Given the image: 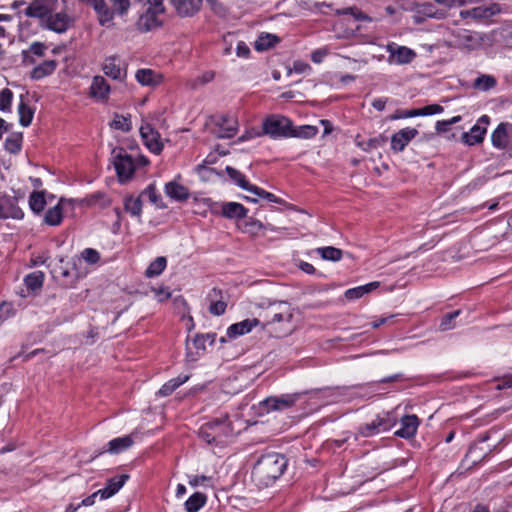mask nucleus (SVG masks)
I'll return each instance as SVG.
<instances>
[{
  "mask_svg": "<svg viewBox=\"0 0 512 512\" xmlns=\"http://www.w3.org/2000/svg\"><path fill=\"white\" fill-rule=\"evenodd\" d=\"M288 465L287 458L280 453L262 455L252 469V477L264 486L273 484L283 475Z\"/></svg>",
  "mask_w": 512,
  "mask_h": 512,
  "instance_id": "f257e3e1",
  "label": "nucleus"
},
{
  "mask_svg": "<svg viewBox=\"0 0 512 512\" xmlns=\"http://www.w3.org/2000/svg\"><path fill=\"white\" fill-rule=\"evenodd\" d=\"M233 432L232 423L228 414L203 424L199 429V437L208 444H222L225 438Z\"/></svg>",
  "mask_w": 512,
  "mask_h": 512,
  "instance_id": "f03ea898",
  "label": "nucleus"
},
{
  "mask_svg": "<svg viewBox=\"0 0 512 512\" xmlns=\"http://www.w3.org/2000/svg\"><path fill=\"white\" fill-rule=\"evenodd\" d=\"M292 120L280 114H271L265 117L262 122L263 135L271 139L290 138Z\"/></svg>",
  "mask_w": 512,
  "mask_h": 512,
  "instance_id": "7ed1b4c3",
  "label": "nucleus"
},
{
  "mask_svg": "<svg viewBox=\"0 0 512 512\" xmlns=\"http://www.w3.org/2000/svg\"><path fill=\"white\" fill-rule=\"evenodd\" d=\"M114 160L113 164L121 183L129 181L135 172V162L131 155H129L123 148L113 149L112 151Z\"/></svg>",
  "mask_w": 512,
  "mask_h": 512,
  "instance_id": "20e7f679",
  "label": "nucleus"
},
{
  "mask_svg": "<svg viewBox=\"0 0 512 512\" xmlns=\"http://www.w3.org/2000/svg\"><path fill=\"white\" fill-rule=\"evenodd\" d=\"M165 12L163 2L155 3L147 8V10L139 17L137 22L138 30L141 32H149L162 26L163 21L160 16Z\"/></svg>",
  "mask_w": 512,
  "mask_h": 512,
  "instance_id": "39448f33",
  "label": "nucleus"
},
{
  "mask_svg": "<svg viewBox=\"0 0 512 512\" xmlns=\"http://www.w3.org/2000/svg\"><path fill=\"white\" fill-rule=\"evenodd\" d=\"M300 397V393L270 396L260 402V408L267 413L271 411H284L293 407Z\"/></svg>",
  "mask_w": 512,
  "mask_h": 512,
  "instance_id": "423d86ee",
  "label": "nucleus"
},
{
  "mask_svg": "<svg viewBox=\"0 0 512 512\" xmlns=\"http://www.w3.org/2000/svg\"><path fill=\"white\" fill-rule=\"evenodd\" d=\"M455 45L463 50L473 51L482 47L484 35L467 29H458L453 33Z\"/></svg>",
  "mask_w": 512,
  "mask_h": 512,
  "instance_id": "0eeeda50",
  "label": "nucleus"
},
{
  "mask_svg": "<svg viewBox=\"0 0 512 512\" xmlns=\"http://www.w3.org/2000/svg\"><path fill=\"white\" fill-rule=\"evenodd\" d=\"M58 0H33L25 9V15L32 18H39L43 23L50 14L57 11Z\"/></svg>",
  "mask_w": 512,
  "mask_h": 512,
  "instance_id": "6e6552de",
  "label": "nucleus"
},
{
  "mask_svg": "<svg viewBox=\"0 0 512 512\" xmlns=\"http://www.w3.org/2000/svg\"><path fill=\"white\" fill-rule=\"evenodd\" d=\"M9 218L22 220L24 211L18 205V197L0 193V220Z\"/></svg>",
  "mask_w": 512,
  "mask_h": 512,
  "instance_id": "1a4fd4ad",
  "label": "nucleus"
},
{
  "mask_svg": "<svg viewBox=\"0 0 512 512\" xmlns=\"http://www.w3.org/2000/svg\"><path fill=\"white\" fill-rule=\"evenodd\" d=\"M238 131V121L231 115L222 114L214 118L213 133L217 138H232Z\"/></svg>",
  "mask_w": 512,
  "mask_h": 512,
  "instance_id": "9d476101",
  "label": "nucleus"
},
{
  "mask_svg": "<svg viewBox=\"0 0 512 512\" xmlns=\"http://www.w3.org/2000/svg\"><path fill=\"white\" fill-rule=\"evenodd\" d=\"M501 12L500 4L496 2L483 3L471 9L463 10L460 16L463 19L488 20Z\"/></svg>",
  "mask_w": 512,
  "mask_h": 512,
  "instance_id": "9b49d317",
  "label": "nucleus"
},
{
  "mask_svg": "<svg viewBox=\"0 0 512 512\" xmlns=\"http://www.w3.org/2000/svg\"><path fill=\"white\" fill-rule=\"evenodd\" d=\"M490 122V118L487 115H482L477 123L468 132H464L461 136L462 141L469 146L480 144L484 140L486 134V125Z\"/></svg>",
  "mask_w": 512,
  "mask_h": 512,
  "instance_id": "f8f14e48",
  "label": "nucleus"
},
{
  "mask_svg": "<svg viewBox=\"0 0 512 512\" xmlns=\"http://www.w3.org/2000/svg\"><path fill=\"white\" fill-rule=\"evenodd\" d=\"M140 134L146 147L154 154H160L163 150V144L160 141V134L152 125L145 124L140 127Z\"/></svg>",
  "mask_w": 512,
  "mask_h": 512,
  "instance_id": "ddd939ff",
  "label": "nucleus"
},
{
  "mask_svg": "<svg viewBox=\"0 0 512 512\" xmlns=\"http://www.w3.org/2000/svg\"><path fill=\"white\" fill-rule=\"evenodd\" d=\"M72 24V18L65 12H54L43 22V25L56 33L66 32Z\"/></svg>",
  "mask_w": 512,
  "mask_h": 512,
  "instance_id": "4468645a",
  "label": "nucleus"
},
{
  "mask_svg": "<svg viewBox=\"0 0 512 512\" xmlns=\"http://www.w3.org/2000/svg\"><path fill=\"white\" fill-rule=\"evenodd\" d=\"M418 134V130L411 127L399 130L391 137V149L395 153L402 152Z\"/></svg>",
  "mask_w": 512,
  "mask_h": 512,
  "instance_id": "2eb2a0df",
  "label": "nucleus"
},
{
  "mask_svg": "<svg viewBox=\"0 0 512 512\" xmlns=\"http://www.w3.org/2000/svg\"><path fill=\"white\" fill-rule=\"evenodd\" d=\"M512 140V124L500 123L491 135L494 147L504 149Z\"/></svg>",
  "mask_w": 512,
  "mask_h": 512,
  "instance_id": "dca6fc26",
  "label": "nucleus"
},
{
  "mask_svg": "<svg viewBox=\"0 0 512 512\" xmlns=\"http://www.w3.org/2000/svg\"><path fill=\"white\" fill-rule=\"evenodd\" d=\"M79 2L90 6L97 14L99 24L105 26L113 20V13L105 0H78Z\"/></svg>",
  "mask_w": 512,
  "mask_h": 512,
  "instance_id": "f3484780",
  "label": "nucleus"
},
{
  "mask_svg": "<svg viewBox=\"0 0 512 512\" xmlns=\"http://www.w3.org/2000/svg\"><path fill=\"white\" fill-rule=\"evenodd\" d=\"M419 425L420 420L416 415H405L400 419V428L394 434L400 438L409 439L416 434Z\"/></svg>",
  "mask_w": 512,
  "mask_h": 512,
  "instance_id": "a211bd4d",
  "label": "nucleus"
},
{
  "mask_svg": "<svg viewBox=\"0 0 512 512\" xmlns=\"http://www.w3.org/2000/svg\"><path fill=\"white\" fill-rule=\"evenodd\" d=\"M89 90V95L91 98L104 102L108 100L111 89L110 85L103 76L96 75L92 79Z\"/></svg>",
  "mask_w": 512,
  "mask_h": 512,
  "instance_id": "6ab92c4d",
  "label": "nucleus"
},
{
  "mask_svg": "<svg viewBox=\"0 0 512 512\" xmlns=\"http://www.w3.org/2000/svg\"><path fill=\"white\" fill-rule=\"evenodd\" d=\"M133 443L134 441L130 435L114 438L107 443V448L95 451L94 457H98L104 454L105 452L111 454H119L130 448L133 445Z\"/></svg>",
  "mask_w": 512,
  "mask_h": 512,
  "instance_id": "aec40b11",
  "label": "nucleus"
},
{
  "mask_svg": "<svg viewBox=\"0 0 512 512\" xmlns=\"http://www.w3.org/2000/svg\"><path fill=\"white\" fill-rule=\"evenodd\" d=\"M170 3L180 17H191L202 6V0H170Z\"/></svg>",
  "mask_w": 512,
  "mask_h": 512,
  "instance_id": "412c9836",
  "label": "nucleus"
},
{
  "mask_svg": "<svg viewBox=\"0 0 512 512\" xmlns=\"http://www.w3.org/2000/svg\"><path fill=\"white\" fill-rule=\"evenodd\" d=\"M128 479L129 475L127 474L116 475L108 479L105 487L96 491V494H99L101 499H108L115 495Z\"/></svg>",
  "mask_w": 512,
  "mask_h": 512,
  "instance_id": "4be33fe9",
  "label": "nucleus"
},
{
  "mask_svg": "<svg viewBox=\"0 0 512 512\" xmlns=\"http://www.w3.org/2000/svg\"><path fill=\"white\" fill-rule=\"evenodd\" d=\"M260 324L257 318H247L243 321L230 325L227 329V336L235 339L252 331V329Z\"/></svg>",
  "mask_w": 512,
  "mask_h": 512,
  "instance_id": "5701e85b",
  "label": "nucleus"
},
{
  "mask_svg": "<svg viewBox=\"0 0 512 512\" xmlns=\"http://www.w3.org/2000/svg\"><path fill=\"white\" fill-rule=\"evenodd\" d=\"M118 56H109L105 59L102 70L104 74L114 80H122L126 76V71L120 67Z\"/></svg>",
  "mask_w": 512,
  "mask_h": 512,
  "instance_id": "b1692460",
  "label": "nucleus"
},
{
  "mask_svg": "<svg viewBox=\"0 0 512 512\" xmlns=\"http://www.w3.org/2000/svg\"><path fill=\"white\" fill-rule=\"evenodd\" d=\"M67 203V199L60 198L59 202L49 208L43 218V223L48 226H59L63 221V206Z\"/></svg>",
  "mask_w": 512,
  "mask_h": 512,
  "instance_id": "393cba45",
  "label": "nucleus"
},
{
  "mask_svg": "<svg viewBox=\"0 0 512 512\" xmlns=\"http://www.w3.org/2000/svg\"><path fill=\"white\" fill-rule=\"evenodd\" d=\"M247 213L248 209L237 202H224L221 205V215L227 219H243Z\"/></svg>",
  "mask_w": 512,
  "mask_h": 512,
  "instance_id": "a878e982",
  "label": "nucleus"
},
{
  "mask_svg": "<svg viewBox=\"0 0 512 512\" xmlns=\"http://www.w3.org/2000/svg\"><path fill=\"white\" fill-rule=\"evenodd\" d=\"M446 17V11L437 9L432 3H424L419 6L415 19L416 22H421L424 18L443 19Z\"/></svg>",
  "mask_w": 512,
  "mask_h": 512,
  "instance_id": "bb28decb",
  "label": "nucleus"
},
{
  "mask_svg": "<svg viewBox=\"0 0 512 512\" xmlns=\"http://www.w3.org/2000/svg\"><path fill=\"white\" fill-rule=\"evenodd\" d=\"M388 51L390 52V57L394 58L397 64H409L416 57V53L406 46L393 48L391 45H388Z\"/></svg>",
  "mask_w": 512,
  "mask_h": 512,
  "instance_id": "cd10ccee",
  "label": "nucleus"
},
{
  "mask_svg": "<svg viewBox=\"0 0 512 512\" xmlns=\"http://www.w3.org/2000/svg\"><path fill=\"white\" fill-rule=\"evenodd\" d=\"M58 66L56 60H45L36 67L30 73L32 80H40L53 74Z\"/></svg>",
  "mask_w": 512,
  "mask_h": 512,
  "instance_id": "c85d7f7f",
  "label": "nucleus"
},
{
  "mask_svg": "<svg viewBox=\"0 0 512 512\" xmlns=\"http://www.w3.org/2000/svg\"><path fill=\"white\" fill-rule=\"evenodd\" d=\"M165 193L171 199H174L177 201H185L189 197L188 189L185 186H183L177 182H174V181L166 183Z\"/></svg>",
  "mask_w": 512,
  "mask_h": 512,
  "instance_id": "c756f323",
  "label": "nucleus"
},
{
  "mask_svg": "<svg viewBox=\"0 0 512 512\" xmlns=\"http://www.w3.org/2000/svg\"><path fill=\"white\" fill-rule=\"evenodd\" d=\"M45 195H46V191H44V190H42V191L35 190L29 195V200H28L29 208L31 209V211L34 214L39 215L40 213H42L44 211L45 206L47 204Z\"/></svg>",
  "mask_w": 512,
  "mask_h": 512,
  "instance_id": "7c9ffc66",
  "label": "nucleus"
},
{
  "mask_svg": "<svg viewBox=\"0 0 512 512\" xmlns=\"http://www.w3.org/2000/svg\"><path fill=\"white\" fill-rule=\"evenodd\" d=\"M379 286H380V282L374 281V282H370V283L362 285V286L350 288V289L346 290L345 297L348 300L359 299V298L363 297L364 295L377 289Z\"/></svg>",
  "mask_w": 512,
  "mask_h": 512,
  "instance_id": "2f4dec72",
  "label": "nucleus"
},
{
  "mask_svg": "<svg viewBox=\"0 0 512 512\" xmlns=\"http://www.w3.org/2000/svg\"><path fill=\"white\" fill-rule=\"evenodd\" d=\"M279 42L280 38L277 35L271 33H261L254 43V48L257 51H265L274 47Z\"/></svg>",
  "mask_w": 512,
  "mask_h": 512,
  "instance_id": "473e14b6",
  "label": "nucleus"
},
{
  "mask_svg": "<svg viewBox=\"0 0 512 512\" xmlns=\"http://www.w3.org/2000/svg\"><path fill=\"white\" fill-rule=\"evenodd\" d=\"M380 432L389 431L397 423V417L393 412H383L375 417Z\"/></svg>",
  "mask_w": 512,
  "mask_h": 512,
  "instance_id": "72a5a7b5",
  "label": "nucleus"
},
{
  "mask_svg": "<svg viewBox=\"0 0 512 512\" xmlns=\"http://www.w3.org/2000/svg\"><path fill=\"white\" fill-rule=\"evenodd\" d=\"M497 85V80L493 75L480 74L472 83V87L478 91H489Z\"/></svg>",
  "mask_w": 512,
  "mask_h": 512,
  "instance_id": "f704fd0d",
  "label": "nucleus"
},
{
  "mask_svg": "<svg viewBox=\"0 0 512 512\" xmlns=\"http://www.w3.org/2000/svg\"><path fill=\"white\" fill-rule=\"evenodd\" d=\"M207 502V496L201 492H195L184 503L186 512H198Z\"/></svg>",
  "mask_w": 512,
  "mask_h": 512,
  "instance_id": "c9c22d12",
  "label": "nucleus"
},
{
  "mask_svg": "<svg viewBox=\"0 0 512 512\" xmlns=\"http://www.w3.org/2000/svg\"><path fill=\"white\" fill-rule=\"evenodd\" d=\"M124 209L132 216L140 217L142 213V196H126L124 198Z\"/></svg>",
  "mask_w": 512,
  "mask_h": 512,
  "instance_id": "e433bc0d",
  "label": "nucleus"
},
{
  "mask_svg": "<svg viewBox=\"0 0 512 512\" xmlns=\"http://www.w3.org/2000/svg\"><path fill=\"white\" fill-rule=\"evenodd\" d=\"M318 128L313 125L294 126L292 124L290 138L310 139L317 135Z\"/></svg>",
  "mask_w": 512,
  "mask_h": 512,
  "instance_id": "4c0bfd02",
  "label": "nucleus"
},
{
  "mask_svg": "<svg viewBox=\"0 0 512 512\" xmlns=\"http://www.w3.org/2000/svg\"><path fill=\"white\" fill-rule=\"evenodd\" d=\"M189 377L187 375H179L176 378H173L162 385V387L159 389L158 394L160 396L166 397L171 395L179 386L184 384Z\"/></svg>",
  "mask_w": 512,
  "mask_h": 512,
  "instance_id": "58836bf2",
  "label": "nucleus"
},
{
  "mask_svg": "<svg viewBox=\"0 0 512 512\" xmlns=\"http://www.w3.org/2000/svg\"><path fill=\"white\" fill-rule=\"evenodd\" d=\"M18 114L20 125L23 127H28L33 120L34 109L25 101L21 100L18 105Z\"/></svg>",
  "mask_w": 512,
  "mask_h": 512,
  "instance_id": "ea45409f",
  "label": "nucleus"
},
{
  "mask_svg": "<svg viewBox=\"0 0 512 512\" xmlns=\"http://www.w3.org/2000/svg\"><path fill=\"white\" fill-rule=\"evenodd\" d=\"M44 273L42 271H35L25 276L24 284L28 290L36 291L42 288L44 283Z\"/></svg>",
  "mask_w": 512,
  "mask_h": 512,
  "instance_id": "a19ab883",
  "label": "nucleus"
},
{
  "mask_svg": "<svg viewBox=\"0 0 512 512\" xmlns=\"http://www.w3.org/2000/svg\"><path fill=\"white\" fill-rule=\"evenodd\" d=\"M135 77L142 85L150 86L159 83V75L151 69H139Z\"/></svg>",
  "mask_w": 512,
  "mask_h": 512,
  "instance_id": "79ce46f5",
  "label": "nucleus"
},
{
  "mask_svg": "<svg viewBox=\"0 0 512 512\" xmlns=\"http://www.w3.org/2000/svg\"><path fill=\"white\" fill-rule=\"evenodd\" d=\"M216 340L215 333H207V334H196L192 340L194 348L197 350V354L199 352L203 353L206 349V342H209L210 345H213Z\"/></svg>",
  "mask_w": 512,
  "mask_h": 512,
  "instance_id": "37998d69",
  "label": "nucleus"
},
{
  "mask_svg": "<svg viewBox=\"0 0 512 512\" xmlns=\"http://www.w3.org/2000/svg\"><path fill=\"white\" fill-rule=\"evenodd\" d=\"M140 195L146 197L152 204H154L157 208H165L166 205L162 202V197L158 193L155 184L148 185Z\"/></svg>",
  "mask_w": 512,
  "mask_h": 512,
  "instance_id": "c03bdc74",
  "label": "nucleus"
},
{
  "mask_svg": "<svg viewBox=\"0 0 512 512\" xmlns=\"http://www.w3.org/2000/svg\"><path fill=\"white\" fill-rule=\"evenodd\" d=\"M166 265V258L163 256H159L149 264L148 268L145 271V275L149 278L158 276L164 271Z\"/></svg>",
  "mask_w": 512,
  "mask_h": 512,
  "instance_id": "a18cd8bd",
  "label": "nucleus"
},
{
  "mask_svg": "<svg viewBox=\"0 0 512 512\" xmlns=\"http://www.w3.org/2000/svg\"><path fill=\"white\" fill-rule=\"evenodd\" d=\"M280 307H281L280 311L275 312L273 314L271 320L268 322L269 324L283 323V322L291 323V321L293 319V313H292L290 307L287 306L286 304H281Z\"/></svg>",
  "mask_w": 512,
  "mask_h": 512,
  "instance_id": "49530a36",
  "label": "nucleus"
},
{
  "mask_svg": "<svg viewBox=\"0 0 512 512\" xmlns=\"http://www.w3.org/2000/svg\"><path fill=\"white\" fill-rule=\"evenodd\" d=\"M225 171L232 181H234L239 187L247 191L251 183L240 171L231 166H227Z\"/></svg>",
  "mask_w": 512,
  "mask_h": 512,
  "instance_id": "de8ad7c7",
  "label": "nucleus"
},
{
  "mask_svg": "<svg viewBox=\"0 0 512 512\" xmlns=\"http://www.w3.org/2000/svg\"><path fill=\"white\" fill-rule=\"evenodd\" d=\"M4 147L6 151L17 154L22 148V133L13 134L6 138Z\"/></svg>",
  "mask_w": 512,
  "mask_h": 512,
  "instance_id": "09e8293b",
  "label": "nucleus"
},
{
  "mask_svg": "<svg viewBox=\"0 0 512 512\" xmlns=\"http://www.w3.org/2000/svg\"><path fill=\"white\" fill-rule=\"evenodd\" d=\"M104 197V194L100 192H96L94 194H91L85 198L81 199H69L67 200V203L70 205L77 204L81 207H91L94 206L98 200L102 199Z\"/></svg>",
  "mask_w": 512,
  "mask_h": 512,
  "instance_id": "8fccbe9b",
  "label": "nucleus"
},
{
  "mask_svg": "<svg viewBox=\"0 0 512 512\" xmlns=\"http://www.w3.org/2000/svg\"><path fill=\"white\" fill-rule=\"evenodd\" d=\"M317 252L324 260H330L334 262L341 260L343 255L341 249L332 246L318 248Z\"/></svg>",
  "mask_w": 512,
  "mask_h": 512,
  "instance_id": "3c124183",
  "label": "nucleus"
},
{
  "mask_svg": "<svg viewBox=\"0 0 512 512\" xmlns=\"http://www.w3.org/2000/svg\"><path fill=\"white\" fill-rule=\"evenodd\" d=\"M112 4V8H110V11L113 13V18L115 15H118L120 17H124L127 15L129 8H130V0H109Z\"/></svg>",
  "mask_w": 512,
  "mask_h": 512,
  "instance_id": "603ef678",
  "label": "nucleus"
},
{
  "mask_svg": "<svg viewBox=\"0 0 512 512\" xmlns=\"http://www.w3.org/2000/svg\"><path fill=\"white\" fill-rule=\"evenodd\" d=\"M13 101V92L9 88L0 91V111L3 113L11 112Z\"/></svg>",
  "mask_w": 512,
  "mask_h": 512,
  "instance_id": "864d4df0",
  "label": "nucleus"
},
{
  "mask_svg": "<svg viewBox=\"0 0 512 512\" xmlns=\"http://www.w3.org/2000/svg\"><path fill=\"white\" fill-rule=\"evenodd\" d=\"M110 125L113 129L121 130L123 132H128L131 130L130 119L117 113L114 115V119Z\"/></svg>",
  "mask_w": 512,
  "mask_h": 512,
  "instance_id": "5fc2aeb1",
  "label": "nucleus"
},
{
  "mask_svg": "<svg viewBox=\"0 0 512 512\" xmlns=\"http://www.w3.org/2000/svg\"><path fill=\"white\" fill-rule=\"evenodd\" d=\"M461 314V310H455L453 312L445 314L440 322V330L447 331L451 330L455 327V323L453 322Z\"/></svg>",
  "mask_w": 512,
  "mask_h": 512,
  "instance_id": "6e6d98bb",
  "label": "nucleus"
},
{
  "mask_svg": "<svg viewBox=\"0 0 512 512\" xmlns=\"http://www.w3.org/2000/svg\"><path fill=\"white\" fill-rule=\"evenodd\" d=\"M462 120L460 115L454 116L449 120H441L437 121L435 125V130L437 133H445L449 130L450 126L456 124Z\"/></svg>",
  "mask_w": 512,
  "mask_h": 512,
  "instance_id": "4d7b16f0",
  "label": "nucleus"
},
{
  "mask_svg": "<svg viewBox=\"0 0 512 512\" xmlns=\"http://www.w3.org/2000/svg\"><path fill=\"white\" fill-rule=\"evenodd\" d=\"M358 433L363 437H371L380 433V431L378 430L377 424L373 419L370 423L361 425L358 429Z\"/></svg>",
  "mask_w": 512,
  "mask_h": 512,
  "instance_id": "13d9d810",
  "label": "nucleus"
},
{
  "mask_svg": "<svg viewBox=\"0 0 512 512\" xmlns=\"http://www.w3.org/2000/svg\"><path fill=\"white\" fill-rule=\"evenodd\" d=\"M240 228L245 233L254 234L261 230L263 228V225L260 221L249 218L240 226Z\"/></svg>",
  "mask_w": 512,
  "mask_h": 512,
  "instance_id": "bf43d9fd",
  "label": "nucleus"
},
{
  "mask_svg": "<svg viewBox=\"0 0 512 512\" xmlns=\"http://www.w3.org/2000/svg\"><path fill=\"white\" fill-rule=\"evenodd\" d=\"M82 258L89 264H96L100 261V253L93 248H86L81 253Z\"/></svg>",
  "mask_w": 512,
  "mask_h": 512,
  "instance_id": "052dcab7",
  "label": "nucleus"
},
{
  "mask_svg": "<svg viewBox=\"0 0 512 512\" xmlns=\"http://www.w3.org/2000/svg\"><path fill=\"white\" fill-rule=\"evenodd\" d=\"M16 313L14 306L11 302H2L0 304V320L5 321L8 318L14 316Z\"/></svg>",
  "mask_w": 512,
  "mask_h": 512,
  "instance_id": "680f3d73",
  "label": "nucleus"
},
{
  "mask_svg": "<svg viewBox=\"0 0 512 512\" xmlns=\"http://www.w3.org/2000/svg\"><path fill=\"white\" fill-rule=\"evenodd\" d=\"M227 304L223 300L212 301L209 306V312L215 316L223 315L226 311Z\"/></svg>",
  "mask_w": 512,
  "mask_h": 512,
  "instance_id": "e2e57ef3",
  "label": "nucleus"
},
{
  "mask_svg": "<svg viewBox=\"0 0 512 512\" xmlns=\"http://www.w3.org/2000/svg\"><path fill=\"white\" fill-rule=\"evenodd\" d=\"M419 109V116H429L442 113L444 108L439 104H430Z\"/></svg>",
  "mask_w": 512,
  "mask_h": 512,
  "instance_id": "0e129e2a",
  "label": "nucleus"
},
{
  "mask_svg": "<svg viewBox=\"0 0 512 512\" xmlns=\"http://www.w3.org/2000/svg\"><path fill=\"white\" fill-rule=\"evenodd\" d=\"M416 116H419V109L398 110L395 114L390 116V119L396 120L400 118H412Z\"/></svg>",
  "mask_w": 512,
  "mask_h": 512,
  "instance_id": "69168bd1",
  "label": "nucleus"
},
{
  "mask_svg": "<svg viewBox=\"0 0 512 512\" xmlns=\"http://www.w3.org/2000/svg\"><path fill=\"white\" fill-rule=\"evenodd\" d=\"M27 50L35 56L42 57L44 56L46 46L41 42H34Z\"/></svg>",
  "mask_w": 512,
  "mask_h": 512,
  "instance_id": "338daca9",
  "label": "nucleus"
},
{
  "mask_svg": "<svg viewBox=\"0 0 512 512\" xmlns=\"http://www.w3.org/2000/svg\"><path fill=\"white\" fill-rule=\"evenodd\" d=\"M211 477L206 475H194L189 479V484L193 487H197L200 485H204L206 482L210 481Z\"/></svg>",
  "mask_w": 512,
  "mask_h": 512,
  "instance_id": "774afa93",
  "label": "nucleus"
}]
</instances>
